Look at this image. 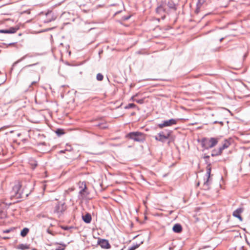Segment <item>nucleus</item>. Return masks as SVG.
Masks as SVG:
<instances>
[{"mask_svg":"<svg viewBox=\"0 0 250 250\" xmlns=\"http://www.w3.org/2000/svg\"><path fill=\"white\" fill-rule=\"evenodd\" d=\"M218 141L219 139L217 138H204L201 140V145L205 149H208L215 146Z\"/></svg>","mask_w":250,"mask_h":250,"instance_id":"obj_1","label":"nucleus"},{"mask_svg":"<svg viewBox=\"0 0 250 250\" xmlns=\"http://www.w3.org/2000/svg\"><path fill=\"white\" fill-rule=\"evenodd\" d=\"M157 14L162 15V19L164 20L166 18V14H168L169 10L167 8L166 0L162 1L158 3V6L155 9Z\"/></svg>","mask_w":250,"mask_h":250,"instance_id":"obj_2","label":"nucleus"},{"mask_svg":"<svg viewBox=\"0 0 250 250\" xmlns=\"http://www.w3.org/2000/svg\"><path fill=\"white\" fill-rule=\"evenodd\" d=\"M21 185L19 182H16L12 187V189L11 191V197L19 199L21 197L22 191L21 190Z\"/></svg>","mask_w":250,"mask_h":250,"instance_id":"obj_3","label":"nucleus"},{"mask_svg":"<svg viewBox=\"0 0 250 250\" xmlns=\"http://www.w3.org/2000/svg\"><path fill=\"white\" fill-rule=\"evenodd\" d=\"M127 137L137 142H142L145 140L144 134L139 132H130Z\"/></svg>","mask_w":250,"mask_h":250,"instance_id":"obj_4","label":"nucleus"},{"mask_svg":"<svg viewBox=\"0 0 250 250\" xmlns=\"http://www.w3.org/2000/svg\"><path fill=\"white\" fill-rule=\"evenodd\" d=\"M176 124V121L175 119H171L165 121L163 123L158 125V127L162 128L164 127L171 126Z\"/></svg>","mask_w":250,"mask_h":250,"instance_id":"obj_5","label":"nucleus"},{"mask_svg":"<svg viewBox=\"0 0 250 250\" xmlns=\"http://www.w3.org/2000/svg\"><path fill=\"white\" fill-rule=\"evenodd\" d=\"M169 135V133L165 134L164 132H161L158 134V135L155 136V139L157 141L163 142L168 138Z\"/></svg>","mask_w":250,"mask_h":250,"instance_id":"obj_6","label":"nucleus"},{"mask_svg":"<svg viewBox=\"0 0 250 250\" xmlns=\"http://www.w3.org/2000/svg\"><path fill=\"white\" fill-rule=\"evenodd\" d=\"M210 173H211V167H210V164L208 165V166L207 167V173H206V177H207V180L204 181V187L205 188H208V182H209V179L210 176Z\"/></svg>","mask_w":250,"mask_h":250,"instance_id":"obj_7","label":"nucleus"},{"mask_svg":"<svg viewBox=\"0 0 250 250\" xmlns=\"http://www.w3.org/2000/svg\"><path fill=\"white\" fill-rule=\"evenodd\" d=\"M66 209L64 203L62 202H59L55 208V212L58 213H61Z\"/></svg>","mask_w":250,"mask_h":250,"instance_id":"obj_8","label":"nucleus"},{"mask_svg":"<svg viewBox=\"0 0 250 250\" xmlns=\"http://www.w3.org/2000/svg\"><path fill=\"white\" fill-rule=\"evenodd\" d=\"M98 244L104 249H110L111 246L109 243L108 240L106 239H100L98 241Z\"/></svg>","mask_w":250,"mask_h":250,"instance_id":"obj_9","label":"nucleus"},{"mask_svg":"<svg viewBox=\"0 0 250 250\" xmlns=\"http://www.w3.org/2000/svg\"><path fill=\"white\" fill-rule=\"evenodd\" d=\"M19 28L17 26L11 27L9 29L0 30V33L5 34H13L16 33L19 30Z\"/></svg>","mask_w":250,"mask_h":250,"instance_id":"obj_10","label":"nucleus"},{"mask_svg":"<svg viewBox=\"0 0 250 250\" xmlns=\"http://www.w3.org/2000/svg\"><path fill=\"white\" fill-rule=\"evenodd\" d=\"M243 208H239L233 211L232 215L233 216L238 218L240 221H242V218L240 214L243 212Z\"/></svg>","mask_w":250,"mask_h":250,"instance_id":"obj_11","label":"nucleus"},{"mask_svg":"<svg viewBox=\"0 0 250 250\" xmlns=\"http://www.w3.org/2000/svg\"><path fill=\"white\" fill-rule=\"evenodd\" d=\"M230 143L229 142V140H225L223 143L222 146L219 148L218 153L222 154V151L224 149L227 148L230 146Z\"/></svg>","mask_w":250,"mask_h":250,"instance_id":"obj_12","label":"nucleus"},{"mask_svg":"<svg viewBox=\"0 0 250 250\" xmlns=\"http://www.w3.org/2000/svg\"><path fill=\"white\" fill-rule=\"evenodd\" d=\"M166 4L167 7L168 8V10H173V11H176L177 9L176 6L175 4L172 1H167L166 0Z\"/></svg>","mask_w":250,"mask_h":250,"instance_id":"obj_13","label":"nucleus"},{"mask_svg":"<svg viewBox=\"0 0 250 250\" xmlns=\"http://www.w3.org/2000/svg\"><path fill=\"white\" fill-rule=\"evenodd\" d=\"M84 187L83 188H82L79 192V194H80V198L81 199H83L84 198H85L87 194H88V193L86 191V185L84 184Z\"/></svg>","mask_w":250,"mask_h":250,"instance_id":"obj_14","label":"nucleus"},{"mask_svg":"<svg viewBox=\"0 0 250 250\" xmlns=\"http://www.w3.org/2000/svg\"><path fill=\"white\" fill-rule=\"evenodd\" d=\"M82 218L83 221L86 223H89L91 221V216L89 213L83 215Z\"/></svg>","mask_w":250,"mask_h":250,"instance_id":"obj_15","label":"nucleus"},{"mask_svg":"<svg viewBox=\"0 0 250 250\" xmlns=\"http://www.w3.org/2000/svg\"><path fill=\"white\" fill-rule=\"evenodd\" d=\"M174 232L176 233H179L182 231V228L181 225L176 224L174 225L172 229Z\"/></svg>","mask_w":250,"mask_h":250,"instance_id":"obj_16","label":"nucleus"},{"mask_svg":"<svg viewBox=\"0 0 250 250\" xmlns=\"http://www.w3.org/2000/svg\"><path fill=\"white\" fill-rule=\"evenodd\" d=\"M29 231V229L24 228L21 232V235L24 237L27 235Z\"/></svg>","mask_w":250,"mask_h":250,"instance_id":"obj_17","label":"nucleus"},{"mask_svg":"<svg viewBox=\"0 0 250 250\" xmlns=\"http://www.w3.org/2000/svg\"><path fill=\"white\" fill-rule=\"evenodd\" d=\"M18 249L21 250H25L29 249L28 245L26 244H21L18 246Z\"/></svg>","mask_w":250,"mask_h":250,"instance_id":"obj_18","label":"nucleus"},{"mask_svg":"<svg viewBox=\"0 0 250 250\" xmlns=\"http://www.w3.org/2000/svg\"><path fill=\"white\" fill-rule=\"evenodd\" d=\"M138 95H135L134 96H133V97H132V100L133 101H135V102H136L137 103H139V104H142L144 102V99H139V100H137L136 99V97Z\"/></svg>","mask_w":250,"mask_h":250,"instance_id":"obj_19","label":"nucleus"},{"mask_svg":"<svg viewBox=\"0 0 250 250\" xmlns=\"http://www.w3.org/2000/svg\"><path fill=\"white\" fill-rule=\"evenodd\" d=\"M218 152H219V149L218 150L214 149L212 152L211 156H216L220 155L221 154H219Z\"/></svg>","mask_w":250,"mask_h":250,"instance_id":"obj_20","label":"nucleus"},{"mask_svg":"<svg viewBox=\"0 0 250 250\" xmlns=\"http://www.w3.org/2000/svg\"><path fill=\"white\" fill-rule=\"evenodd\" d=\"M104 76L101 73H98L97 75L96 79L98 81H101L103 80Z\"/></svg>","mask_w":250,"mask_h":250,"instance_id":"obj_21","label":"nucleus"},{"mask_svg":"<svg viewBox=\"0 0 250 250\" xmlns=\"http://www.w3.org/2000/svg\"><path fill=\"white\" fill-rule=\"evenodd\" d=\"M27 56V55H25L24 56H23L22 58H21L20 59H19L17 62H15L13 64V67L15 66L16 64H17L19 62H21V61L23 60Z\"/></svg>","mask_w":250,"mask_h":250,"instance_id":"obj_22","label":"nucleus"},{"mask_svg":"<svg viewBox=\"0 0 250 250\" xmlns=\"http://www.w3.org/2000/svg\"><path fill=\"white\" fill-rule=\"evenodd\" d=\"M140 244H136L130 247L128 250H135L140 246Z\"/></svg>","mask_w":250,"mask_h":250,"instance_id":"obj_23","label":"nucleus"},{"mask_svg":"<svg viewBox=\"0 0 250 250\" xmlns=\"http://www.w3.org/2000/svg\"><path fill=\"white\" fill-rule=\"evenodd\" d=\"M97 126H98L99 127H100L101 128H102V129H104V128H105L107 127L106 124H102V123L97 125Z\"/></svg>","mask_w":250,"mask_h":250,"instance_id":"obj_24","label":"nucleus"},{"mask_svg":"<svg viewBox=\"0 0 250 250\" xmlns=\"http://www.w3.org/2000/svg\"><path fill=\"white\" fill-rule=\"evenodd\" d=\"M130 17V16H124L122 17V20L124 21H125L129 20Z\"/></svg>","mask_w":250,"mask_h":250,"instance_id":"obj_25","label":"nucleus"},{"mask_svg":"<svg viewBox=\"0 0 250 250\" xmlns=\"http://www.w3.org/2000/svg\"><path fill=\"white\" fill-rule=\"evenodd\" d=\"M56 133L58 135H61V134H62L63 133V132H62V130H61V129H58L57 131H56Z\"/></svg>","mask_w":250,"mask_h":250,"instance_id":"obj_26","label":"nucleus"},{"mask_svg":"<svg viewBox=\"0 0 250 250\" xmlns=\"http://www.w3.org/2000/svg\"><path fill=\"white\" fill-rule=\"evenodd\" d=\"M24 13H26V14H30V10H25V11H23L21 12V14H24Z\"/></svg>","mask_w":250,"mask_h":250,"instance_id":"obj_27","label":"nucleus"},{"mask_svg":"<svg viewBox=\"0 0 250 250\" xmlns=\"http://www.w3.org/2000/svg\"><path fill=\"white\" fill-rule=\"evenodd\" d=\"M38 63H39L38 62H37V63H34V64H29V65H27L25 66L24 68L31 67V66H34V65H37V64H38Z\"/></svg>","mask_w":250,"mask_h":250,"instance_id":"obj_28","label":"nucleus"},{"mask_svg":"<svg viewBox=\"0 0 250 250\" xmlns=\"http://www.w3.org/2000/svg\"><path fill=\"white\" fill-rule=\"evenodd\" d=\"M65 246H66L64 245H63V248L60 247L56 249L55 250H64Z\"/></svg>","mask_w":250,"mask_h":250,"instance_id":"obj_29","label":"nucleus"},{"mask_svg":"<svg viewBox=\"0 0 250 250\" xmlns=\"http://www.w3.org/2000/svg\"><path fill=\"white\" fill-rule=\"evenodd\" d=\"M201 0H198V3L197 4V6H198L199 4L202 5L204 1H203L202 2H201Z\"/></svg>","mask_w":250,"mask_h":250,"instance_id":"obj_30","label":"nucleus"},{"mask_svg":"<svg viewBox=\"0 0 250 250\" xmlns=\"http://www.w3.org/2000/svg\"><path fill=\"white\" fill-rule=\"evenodd\" d=\"M128 107L132 108L134 106H135V104H129L128 105Z\"/></svg>","mask_w":250,"mask_h":250,"instance_id":"obj_31","label":"nucleus"},{"mask_svg":"<svg viewBox=\"0 0 250 250\" xmlns=\"http://www.w3.org/2000/svg\"><path fill=\"white\" fill-rule=\"evenodd\" d=\"M16 42H11V43H9L8 44H7V47L9 46H11V45H14L15 44H16Z\"/></svg>","mask_w":250,"mask_h":250,"instance_id":"obj_32","label":"nucleus"},{"mask_svg":"<svg viewBox=\"0 0 250 250\" xmlns=\"http://www.w3.org/2000/svg\"><path fill=\"white\" fill-rule=\"evenodd\" d=\"M52 21L51 19H49V20H48L47 21H45L44 22H46V23H48L49 22H50L51 21Z\"/></svg>","mask_w":250,"mask_h":250,"instance_id":"obj_33","label":"nucleus"},{"mask_svg":"<svg viewBox=\"0 0 250 250\" xmlns=\"http://www.w3.org/2000/svg\"><path fill=\"white\" fill-rule=\"evenodd\" d=\"M9 232H10V230L9 229H6V230L4 231V232H5V233H8Z\"/></svg>","mask_w":250,"mask_h":250,"instance_id":"obj_34","label":"nucleus"},{"mask_svg":"<svg viewBox=\"0 0 250 250\" xmlns=\"http://www.w3.org/2000/svg\"><path fill=\"white\" fill-rule=\"evenodd\" d=\"M209 156H208V155H207V156H204V158H205V159H208V158H209Z\"/></svg>","mask_w":250,"mask_h":250,"instance_id":"obj_35","label":"nucleus"},{"mask_svg":"<svg viewBox=\"0 0 250 250\" xmlns=\"http://www.w3.org/2000/svg\"><path fill=\"white\" fill-rule=\"evenodd\" d=\"M37 83V81H34V82H33L32 83H31V84H35V83Z\"/></svg>","mask_w":250,"mask_h":250,"instance_id":"obj_36","label":"nucleus"},{"mask_svg":"<svg viewBox=\"0 0 250 250\" xmlns=\"http://www.w3.org/2000/svg\"><path fill=\"white\" fill-rule=\"evenodd\" d=\"M223 40H224V38H222L221 39H220V42H222Z\"/></svg>","mask_w":250,"mask_h":250,"instance_id":"obj_37","label":"nucleus"},{"mask_svg":"<svg viewBox=\"0 0 250 250\" xmlns=\"http://www.w3.org/2000/svg\"><path fill=\"white\" fill-rule=\"evenodd\" d=\"M196 13H198V8H197V9L196 10Z\"/></svg>","mask_w":250,"mask_h":250,"instance_id":"obj_38","label":"nucleus"},{"mask_svg":"<svg viewBox=\"0 0 250 250\" xmlns=\"http://www.w3.org/2000/svg\"><path fill=\"white\" fill-rule=\"evenodd\" d=\"M63 229H65V230H67L68 229V228L67 227H65V228H64Z\"/></svg>","mask_w":250,"mask_h":250,"instance_id":"obj_39","label":"nucleus"},{"mask_svg":"<svg viewBox=\"0 0 250 250\" xmlns=\"http://www.w3.org/2000/svg\"><path fill=\"white\" fill-rule=\"evenodd\" d=\"M212 31V30H210L209 31H208V32H207L206 34H208V33H209V32H211Z\"/></svg>","mask_w":250,"mask_h":250,"instance_id":"obj_40","label":"nucleus"},{"mask_svg":"<svg viewBox=\"0 0 250 250\" xmlns=\"http://www.w3.org/2000/svg\"><path fill=\"white\" fill-rule=\"evenodd\" d=\"M218 123V122H217V121H215V122H214V124H216V123Z\"/></svg>","mask_w":250,"mask_h":250,"instance_id":"obj_41","label":"nucleus"},{"mask_svg":"<svg viewBox=\"0 0 250 250\" xmlns=\"http://www.w3.org/2000/svg\"><path fill=\"white\" fill-rule=\"evenodd\" d=\"M47 231H48V232L49 233H50V234H51V232H50V231L48 230Z\"/></svg>","mask_w":250,"mask_h":250,"instance_id":"obj_42","label":"nucleus"},{"mask_svg":"<svg viewBox=\"0 0 250 250\" xmlns=\"http://www.w3.org/2000/svg\"><path fill=\"white\" fill-rule=\"evenodd\" d=\"M62 98H63V95H62Z\"/></svg>","mask_w":250,"mask_h":250,"instance_id":"obj_43","label":"nucleus"},{"mask_svg":"<svg viewBox=\"0 0 250 250\" xmlns=\"http://www.w3.org/2000/svg\"><path fill=\"white\" fill-rule=\"evenodd\" d=\"M219 123H220V124H223L222 122H219Z\"/></svg>","mask_w":250,"mask_h":250,"instance_id":"obj_44","label":"nucleus"},{"mask_svg":"<svg viewBox=\"0 0 250 250\" xmlns=\"http://www.w3.org/2000/svg\"><path fill=\"white\" fill-rule=\"evenodd\" d=\"M37 165V164H35V167H36Z\"/></svg>","mask_w":250,"mask_h":250,"instance_id":"obj_45","label":"nucleus"}]
</instances>
